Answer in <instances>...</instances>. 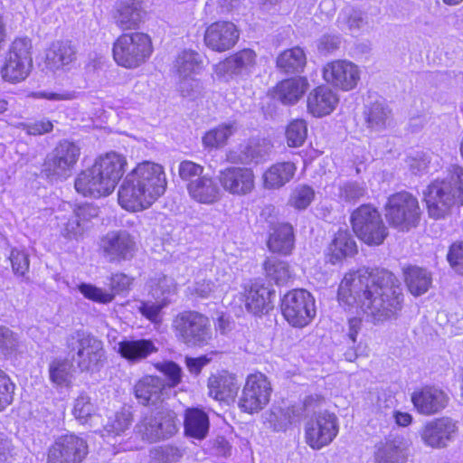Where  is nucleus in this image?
Here are the masks:
<instances>
[{
	"mask_svg": "<svg viewBox=\"0 0 463 463\" xmlns=\"http://www.w3.org/2000/svg\"><path fill=\"white\" fill-rule=\"evenodd\" d=\"M339 303L360 307L373 324L396 320L404 295L398 278L385 269H358L345 274L338 288Z\"/></svg>",
	"mask_w": 463,
	"mask_h": 463,
	"instance_id": "obj_1",
	"label": "nucleus"
},
{
	"mask_svg": "<svg viewBox=\"0 0 463 463\" xmlns=\"http://www.w3.org/2000/svg\"><path fill=\"white\" fill-rule=\"evenodd\" d=\"M166 185L163 166L144 161L123 180L118 189V203L128 211H142L165 194Z\"/></svg>",
	"mask_w": 463,
	"mask_h": 463,
	"instance_id": "obj_2",
	"label": "nucleus"
},
{
	"mask_svg": "<svg viewBox=\"0 0 463 463\" xmlns=\"http://www.w3.org/2000/svg\"><path fill=\"white\" fill-rule=\"evenodd\" d=\"M126 165L127 161L122 156L114 152L108 153L77 175L74 187L84 196H107L114 191L122 177Z\"/></svg>",
	"mask_w": 463,
	"mask_h": 463,
	"instance_id": "obj_3",
	"label": "nucleus"
},
{
	"mask_svg": "<svg viewBox=\"0 0 463 463\" xmlns=\"http://www.w3.org/2000/svg\"><path fill=\"white\" fill-rule=\"evenodd\" d=\"M423 194L430 217L444 218L454 205L463 204V167L451 165L447 176L431 183Z\"/></svg>",
	"mask_w": 463,
	"mask_h": 463,
	"instance_id": "obj_4",
	"label": "nucleus"
},
{
	"mask_svg": "<svg viewBox=\"0 0 463 463\" xmlns=\"http://www.w3.org/2000/svg\"><path fill=\"white\" fill-rule=\"evenodd\" d=\"M66 350L71 362L81 373L99 372L106 362V351L103 342L94 335L75 330L65 337Z\"/></svg>",
	"mask_w": 463,
	"mask_h": 463,
	"instance_id": "obj_5",
	"label": "nucleus"
},
{
	"mask_svg": "<svg viewBox=\"0 0 463 463\" xmlns=\"http://www.w3.org/2000/svg\"><path fill=\"white\" fill-rule=\"evenodd\" d=\"M172 329L176 339L188 347L202 348L213 340L209 317L194 310L178 313L173 318Z\"/></svg>",
	"mask_w": 463,
	"mask_h": 463,
	"instance_id": "obj_6",
	"label": "nucleus"
},
{
	"mask_svg": "<svg viewBox=\"0 0 463 463\" xmlns=\"http://www.w3.org/2000/svg\"><path fill=\"white\" fill-rule=\"evenodd\" d=\"M384 212L389 225L402 232L417 227L421 216L418 199L405 191L389 196Z\"/></svg>",
	"mask_w": 463,
	"mask_h": 463,
	"instance_id": "obj_7",
	"label": "nucleus"
},
{
	"mask_svg": "<svg viewBox=\"0 0 463 463\" xmlns=\"http://www.w3.org/2000/svg\"><path fill=\"white\" fill-rule=\"evenodd\" d=\"M153 52L150 37L143 33L120 35L113 45V58L122 67L135 69L145 63Z\"/></svg>",
	"mask_w": 463,
	"mask_h": 463,
	"instance_id": "obj_8",
	"label": "nucleus"
},
{
	"mask_svg": "<svg viewBox=\"0 0 463 463\" xmlns=\"http://www.w3.org/2000/svg\"><path fill=\"white\" fill-rule=\"evenodd\" d=\"M351 223L356 236L370 246L381 245L388 235L381 213L371 204H363L354 210Z\"/></svg>",
	"mask_w": 463,
	"mask_h": 463,
	"instance_id": "obj_9",
	"label": "nucleus"
},
{
	"mask_svg": "<svg viewBox=\"0 0 463 463\" xmlns=\"http://www.w3.org/2000/svg\"><path fill=\"white\" fill-rule=\"evenodd\" d=\"M32 43L28 38L15 39L6 54L1 70L2 77L9 82L24 80L33 67Z\"/></svg>",
	"mask_w": 463,
	"mask_h": 463,
	"instance_id": "obj_10",
	"label": "nucleus"
},
{
	"mask_svg": "<svg viewBox=\"0 0 463 463\" xmlns=\"http://www.w3.org/2000/svg\"><path fill=\"white\" fill-rule=\"evenodd\" d=\"M281 311L291 326L303 327L316 316L315 299L305 289L291 290L282 298Z\"/></svg>",
	"mask_w": 463,
	"mask_h": 463,
	"instance_id": "obj_11",
	"label": "nucleus"
},
{
	"mask_svg": "<svg viewBox=\"0 0 463 463\" xmlns=\"http://www.w3.org/2000/svg\"><path fill=\"white\" fill-rule=\"evenodd\" d=\"M271 386L261 373L250 374L239 400V407L244 412L254 413L261 411L269 402Z\"/></svg>",
	"mask_w": 463,
	"mask_h": 463,
	"instance_id": "obj_12",
	"label": "nucleus"
},
{
	"mask_svg": "<svg viewBox=\"0 0 463 463\" xmlns=\"http://www.w3.org/2000/svg\"><path fill=\"white\" fill-rule=\"evenodd\" d=\"M136 431L142 439L148 442L170 438L177 431L175 415L170 411L146 414L136 425Z\"/></svg>",
	"mask_w": 463,
	"mask_h": 463,
	"instance_id": "obj_13",
	"label": "nucleus"
},
{
	"mask_svg": "<svg viewBox=\"0 0 463 463\" xmlns=\"http://www.w3.org/2000/svg\"><path fill=\"white\" fill-rule=\"evenodd\" d=\"M99 251L110 263L129 260L137 251V241L128 231H112L100 239Z\"/></svg>",
	"mask_w": 463,
	"mask_h": 463,
	"instance_id": "obj_14",
	"label": "nucleus"
},
{
	"mask_svg": "<svg viewBox=\"0 0 463 463\" xmlns=\"http://www.w3.org/2000/svg\"><path fill=\"white\" fill-rule=\"evenodd\" d=\"M80 155L78 145L69 140L61 141L46 157L44 172L48 176L67 178L71 175Z\"/></svg>",
	"mask_w": 463,
	"mask_h": 463,
	"instance_id": "obj_15",
	"label": "nucleus"
},
{
	"mask_svg": "<svg viewBox=\"0 0 463 463\" xmlns=\"http://www.w3.org/2000/svg\"><path fill=\"white\" fill-rule=\"evenodd\" d=\"M88 452V444L82 438L62 435L49 448L46 463H81Z\"/></svg>",
	"mask_w": 463,
	"mask_h": 463,
	"instance_id": "obj_16",
	"label": "nucleus"
},
{
	"mask_svg": "<svg viewBox=\"0 0 463 463\" xmlns=\"http://www.w3.org/2000/svg\"><path fill=\"white\" fill-rule=\"evenodd\" d=\"M306 442L313 449L330 444L338 433L337 418L326 411L318 413L306 424Z\"/></svg>",
	"mask_w": 463,
	"mask_h": 463,
	"instance_id": "obj_17",
	"label": "nucleus"
},
{
	"mask_svg": "<svg viewBox=\"0 0 463 463\" xmlns=\"http://www.w3.org/2000/svg\"><path fill=\"white\" fill-rule=\"evenodd\" d=\"M323 77L327 83L348 91L357 86L360 80V71L352 61L337 60L325 65Z\"/></svg>",
	"mask_w": 463,
	"mask_h": 463,
	"instance_id": "obj_18",
	"label": "nucleus"
},
{
	"mask_svg": "<svg viewBox=\"0 0 463 463\" xmlns=\"http://www.w3.org/2000/svg\"><path fill=\"white\" fill-rule=\"evenodd\" d=\"M239 38L240 30L233 23L218 21L206 28L203 41L212 51L223 52L233 48Z\"/></svg>",
	"mask_w": 463,
	"mask_h": 463,
	"instance_id": "obj_19",
	"label": "nucleus"
},
{
	"mask_svg": "<svg viewBox=\"0 0 463 463\" xmlns=\"http://www.w3.org/2000/svg\"><path fill=\"white\" fill-rule=\"evenodd\" d=\"M218 180L223 190L232 195L244 196L255 188L254 173L247 167H226L220 171Z\"/></svg>",
	"mask_w": 463,
	"mask_h": 463,
	"instance_id": "obj_20",
	"label": "nucleus"
},
{
	"mask_svg": "<svg viewBox=\"0 0 463 463\" xmlns=\"http://www.w3.org/2000/svg\"><path fill=\"white\" fill-rule=\"evenodd\" d=\"M458 432L457 422L449 417H441L427 422L420 430V439L433 449L446 448Z\"/></svg>",
	"mask_w": 463,
	"mask_h": 463,
	"instance_id": "obj_21",
	"label": "nucleus"
},
{
	"mask_svg": "<svg viewBox=\"0 0 463 463\" xmlns=\"http://www.w3.org/2000/svg\"><path fill=\"white\" fill-rule=\"evenodd\" d=\"M411 402L420 414L430 416L446 408L449 396L441 389L425 386L414 391Z\"/></svg>",
	"mask_w": 463,
	"mask_h": 463,
	"instance_id": "obj_22",
	"label": "nucleus"
},
{
	"mask_svg": "<svg viewBox=\"0 0 463 463\" xmlns=\"http://www.w3.org/2000/svg\"><path fill=\"white\" fill-rule=\"evenodd\" d=\"M256 53L250 49H243L214 65V72L219 79L228 80L233 76L248 72L255 64Z\"/></svg>",
	"mask_w": 463,
	"mask_h": 463,
	"instance_id": "obj_23",
	"label": "nucleus"
},
{
	"mask_svg": "<svg viewBox=\"0 0 463 463\" xmlns=\"http://www.w3.org/2000/svg\"><path fill=\"white\" fill-rule=\"evenodd\" d=\"M208 394L220 402L233 400L240 385L236 377L226 371L212 374L207 382Z\"/></svg>",
	"mask_w": 463,
	"mask_h": 463,
	"instance_id": "obj_24",
	"label": "nucleus"
},
{
	"mask_svg": "<svg viewBox=\"0 0 463 463\" xmlns=\"http://www.w3.org/2000/svg\"><path fill=\"white\" fill-rule=\"evenodd\" d=\"M337 95L326 86L313 90L307 96V110L315 117L330 114L338 103Z\"/></svg>",
	"mask_w": 463,
	"mask_h": 463,
	"instance_id": "obj_25",
	"label": "nucleus"
},
{
	"mask_svg": "<svg viewBox=\"0 0 463 463\" xmlns=\"http://www.w3.org/2000/svg\"><path fill=\"white\" fill-rule=\"evenodd\" d=\"M141 3L137 0H123L118 4L113 15L116 25L123 30H131L138 27L143 18Z\"/></svg>",
	"mask_w": 463,
	"mask_h": 463,
	"instance_id": "obj_26",
	"label": "nucleus"
},
{
	"mask_svg": "<svg viewBox=\"0 0 463 463\" xmlns=\"http://www.w3.org/2000/svg\"><path fill=\"white\" fill-rule=\"evenodd\" d=\"M270 150L269 145L265 142L250 140L246 145L237 150H231L227 154V161L232 164L247 165L258 164L265 158Z\"/></svg>",
	"mask_w": 463,
	"mask_h": 463,
	"instance_id": "obj_27",
	"label": "nucleus"
},
{
	"mask_svg": "<svg viewBox=\"0 0 463 463\" xmlns=\"http://www.w3.org/2000/svg\"><path fill=\"white\" fill-rule=\"evenodd\" d=\"M158 351L150 339L123 340L118 345V353L128 363L137 364Z\"/></svg>",
	"mask_w": 463,
	"mask_h": 463,
	"instance_id": "obj_28",
	"label": "nucleus"
},
{
	"mask_svg": "<svg viewBox=\"0 0 463 463\" xmlns=\"http://www.w3.org/2000/svg\"><path fill=\"white\" fill-rule=\"evenodd\" d=\"M165 387V381L161 378L146 376L135 384L134 392L139 403L145 406L155 405L162 401Z\"/></svg>",
	"mask_w": 463,
	"mask_h": 463,
	"instance_id": "obj_29",
	"label": "nucleus"
},
{
	"mask_svg": "<svg viewBox=\"0 0 463 463\" xmlns=\"http://www.w3.org/2000/svg\"><path fill=\"white\" fill-rule=\"evenodd\" d=\"M190 197L199 203L213 204L221 198V190L216 182L208 175L197 178L196 181L186 184Z\"/></svg>",
	"mask_w": 463,
	"mask_h": 463,
	"instance_id": "obj_30",
	"label": "nucleus"
},
{
	"mask_svg": "<svg viewBox=\"0 0 463 463\" xmlns=\"http://www.w3.org/2000/svg\"><path fill=\"white\" fill-rule=\"evenodd\" d=\"M76 48L70 41H57L46 53V63L51 70H60L76 60Z\"/></svg>",
	"mask_w": 463,
	"mask_h": 463,
	"instance_id": "obj_31",
	"label": "nucleus"
},
{
	"mask_svg": "<svg viewBox=\"0 0 463 463\" xmlns=\"http://www.w3.org/2000/svg\"><path fill=\"white\" fill-rule=\"evenodd\" d=\"M273 292L263 285L252 284L245 293V306L249 312L259 315L271 308L270 298Z\"/></svg>",
	"mask_w": 463,
	"mask_h": 463,
	"instance_id": "obj_32",
	"label": "nucleus"
},
{
	"mask_svg": "<svg viewBox=\"0 0 463 463\" xmlns=\"http://www.w3.org/2000/svg\"><path fill=\"white\" fill-rule=\"evenodd\" d=\"M294 242L293 227L288 223H279L269 235L268 247L273 252L288 255L292 251Z\"/></svg>",
	"mask_w": 463,
	"mask_h": 463,
	"instance_id": "obj_33",
	"label": "nucleus"
},
{
	"mask_svg": "<svg viewBox=\"0 0 463 463\" xmlns=\"http://www.w3.org/2000/svg\"><path fill=\"white\" fill-rule=\"evenodd\" d=\"M307 87L308 82L304 78L288 79L278 84L276 97L285 105H293L302 98Z\"/></svg>",
	"mask_w": 463,
	"mask_h": 463,
	"instance_id": "obj_34",
	"label": "nucleus"
},
{
	"mask_svg": "<svg viewBox=\"0 0 463 463\" xmlns=\"http://www.w3.org/2000/svg\"><path fill=\"white\" fill-rule=\"evenodd\" d=\"M296 166L290 162H282L271 165L263 174V184L266 189H279L294 176Z\"/></svg>",
	"mask_w": 463,
	"mask_h": 463,
	"instance_id": "obj_35",
	"label": "nucleus"
},
{
	"mask_svg": "<svg viewBox=\"0 0 463 463\" xmlns=\"http://www.w3.org/2000/svg\"><path fill=\"white\" fill-rule=\"evenodd\" d=\"M404 281L410 293L419 297L431 287L432 276L426 269L411 266L404 269Z\"/></svg>",
	"mask_w": 463,
	"mask_h": 463,
	"instance_id": "obj_36",
	"label": "nucleus"
},
{
	"mask_svg": "<svg viewBox=\"0 0 463 463\" xmlns=\"http://www.w3.org/2000/svg\"><path fill=\"white\" fill-rule=\"evenodd\" d=\"M368 128L374 131L385 129L391 124L392 110L383 102H373L364 112Z\"/></svg>",
	"mask_w": 463,
	"mask_h": 463,
	"instance_id": "obj_37",
	"label": "nucleus"
},
{
	"mask_svg": "<svg viewBox=\"0 0 463 463\" xmlns=\"http://www.w3.org/2000/svg\"><path fill=\"white\" fill-rule=\"evenodd\" d=\"M209 430V418L199 409L187 410L184 419V431L187 436L203 439Z\"/></svg>",
	"mask_w": 463,
	"mask_h": 463,
	"instance_id": "obj_38",
	"label": "nucleus"
},
{
	"mask_svg": "<svg viewBox=\"0 0 463 463\" xmlns=\"http://www.w3.org/2000/svg\"><path fill=\"white\" fill-rule=\"evenodd\" d=\"M175 69L178 77L195 76L203 69L202 57L195 51L184 50L175 59Z\"/></svg>",
	"mask_w": 463,
	"mask_h": 463,
	"instance_id": "obj_39",
	"label": "nucleus"
},
{
	"mask_svg": "<svg viewBox=\"0 0 463 463\" xmlns=\"http://www.w3.org/2000/svg\"><path fill=\"white\" fill-rule=\"evenodd\" d=\"M262 267L266 277L277 285H285L292 278L289 264L277 257H268Z\"/></svg>",
	"mask_w": 463,
	"mask_h": 463,
	"instance_id": "obj_40",
	"label": "nucleus"
},
{
	"mask_svg": "<svg viewBox=\"0 0 463 463\" xmlns=\"http://www.w3.org/2000/svg\"><path fill=\"white\" fill-rule=\"evenodd\" d=\"M306 62V54L299 47L285 50L277 58V66L288 73L301 71Z\"/></svg>",
	"mask_w": 463,
	"mask_h": 463,
	"instance_id": "obj_41",
	"label": "nucleus"
},
{
	"mask_svg": "<svg viewBox=\"0 0 463 463\" xmlns=\"http://www.w3.org/2000/svg\"><path fill=\"white\" fill-rule=\"evenodd\" d=\"M238 130L235 121L223 123L209 130L203 137V144L208 148H218L226 144L227 139Z\"/></svg>",
	"mask_w": 463,
	"mask_h": 463,
	"instance_id": "obj_42",
	"label": "nucleus"
},
{
	"mask_svg": "<svg viewBox=\"0 0 463 463\" xmlns=\"http://www.w3.org/2000/svg\"><path fill=\"white\" fill-rule=\"evenodd\" d=\"M399 439H387L380 443L375 452V463H402L404 455Z\"/></svg>",
	"mask_w": 463,
	"mask_h": 463,
	"instance_id": "obj_43",
	"label": "nucleus"
},
{
	"mask_svg": "<svg viewBox=\"0 0 463 463\" xmlns=\"http://www.w3.org/2000/svg\"><path fill=\"white\" fill-rule=\"evenodd\" d=\"M332 257L336 260L353 256L357 251L356 243L347 231H338L329 248Z\"/></svg>",
	"mask_w": 463,
	"mask_h": 463,
	"instance_id": "obj_44",
	"label": "nucleus"
},
{
	"mask_svg": "<svg viewBox=\"0 0 463 463\" xmlns=\"http://www.w3.org/2000/svg\"><path fill=\"white\" fill-rule=\"evenodd\" d=\"M19 335L7 326H0V359L8 360L19 352Z\"/></svg>",
	"mask_w": 463,
	"mask_h": 463,
	"instance_id": "obj_45",
	"label": "nucleus"
},
{
	"mask_svg": "<svg viewBox=\"0 0 463 463\" xmlns=\"http://www.w3.org/2000/svg\"><path fill=\"white\" fill-rule=\"evenodd\" d=\"M149 294L155 300L169 301L168 298L175 293L174 279L165 275H158L149 281Z\"/></svg>",
	"mask_w": 463,
	"mask_h": 463,
	"instance_id": "obj_46",
	"label": "nucleus"
},
{
	"mask_svg": "<svg viewBox=\"0 0 463 463\" xmlns=\"http://www.w3.org/2000/svg\"><path fill=\"white\" fill-rule=\"evenodd\" d=\"M72 363L67 359L55 358L49 364V377L57 385H67L71 379Z\"/></svg>",
	"mask_w": 463,
	"mask_h": 463,
	"instance_id": "obj_47",
	"label": "nucleus"
},
{
	"mask_svg": "<svg viewBox=\"0 0 463 463\" xmlns=\"http://www.w3.org/2000/svg\"><path fill=\"white\" fill-rule=\"evenodd\" d=\"M367 194V186L364 183L347 181L338 186V197L341 201L355 203Z\"/></svg>",
	"mask_w": 463,
	"mask_h": 463,
	"instance_id": "obj_48",
	"label": "nucleus"
},
{
	"mask_svg": "<svg viewBox=\"0 0 463 463\" xmlns=\"http://www.w3.org/2000/svg\"><path fill=\"white\" fill-rule=\"evenodd\" d=\"M336 23L342 31L351 32L361 29L365 24L364 14L351 7L342 9Z\"/></svg>",
	"mask_w": 463,
	"mask_h": 463,
	"instance_id": "obj_49",
	"label": "nucleus"
},
{
	"mask_svg": "<svg viewBox=\"0 0 463 463\" xmlns=\"http://www.w3.org/2000/svg\"><path fill=\"white\" fill-rule=\"evenodd\" d=\"M131 424V417L128 411L117 412L110 417L104 425L103 437H116L125 432Z\"/></svg>",
	"mask_w": 463,
	"mask_h": 463,
	"instance_id": "obj_50",
	"label": "nucleus"
},
{
	"mask_svg": "<svg viewBox=\"0 0 463 463\" xmlns=\"http://www.w3.org/2000/svg\"><path fill=\"white\" fill-rule=\"evenodd\" d=\"M307 136V126L304 119L291 121L286 130L287 142L289 146H300Z\"/></svg>",
	"mask_w": 463,
	"mask_h": 463,
	"instance_id": "obj_51",
	"label": "nucleus"
},
{
	"mask_svg": "<svg viewBox=\"0 0 463 463\" xmlns=\"http://www.w3.org/2000/svg\"><path fill=\"white\" fill-rule=\"evenodd\" d=\"M9 260L14 275L29 282V278L26 276L30 266L29 255L23 250L13 249Z\"/></svg>",
	"mask_w": 463,
	"mask_h": 463,
	"instance_id": "obj_52",
	"label": "nucleus"
},
{
	"mask_svg": "<svg viewBox=\"0 0 463 463\" xmlns=\"http://www.w3.org/2000/svg\"><path fill=\"white\" fill-rule=\"evenodd\" d=\"M183 455V450L171 445L159 446L150 451V458L155 463L176 462Z\"/></svg>",
	"mask_w": 463,
	"mask_h": 463,
	"instance_id": "obj_53",
	"label": "nucleus"
},
{
	"mask_svg": "<svg viewBox=\"0 0 463 463\" xmlns=\"http://www.w3.org/2000/svg\"><path fill=\"white\" fill-rule=\"evenodd\" d=\"M314 198V189L308 185L300 184L293 190L289 203L296 209L304 210L312 203Z\"/></svg>",
	"mask_w": 463,
	"mask_h": 463,
	"instance_id": "obj_54",
	"label": "nucleus"
},
{
	"mask_svg": "<svg viewBox=\"0 0 463 463\" xmlns=\"http://www.w3.org/2000/svg\"><path fill=\"white\" fill-rule=\"evenodd\" d=\"M95 406L91 402L90 396L80 393L74 402L72 413L75 418L84 424L94 414Z\"/></svg>",
	"mask_w": 463,
	"mask_h": 463,
	"instance_id": "obj_55",
	"label": "nucleus"
},
{
	"mask_svg": "<svg viewBox=\"0 0 463 463\" xmlns=\"http://www.w3.org/2000/svg\"><path fill=\"white\" fill-rule=\"evenodd\" d=\"M178 90L183 97L194 99L202 95L203 87L194 76L179 77Z\"/></svg>",
	"mask_w": 463,
	"mask_h": 463,
	"instance_id": "obj_56",
	"label": "nucleus"
},
{
	"mask_svg": "<svg viewBox=\"0 0 463 463\" xmlns=\"http://www.w3.org/2000/svg\"><path fill=\"white\" fill-rule=\"evenodd\" d=\"M204 167L190 160H184L179 164L178 175L182 181L189 184L203 176Z\"/></svg>",
	"mask_w": 463,
	"mask_h": 463,
	"instance_id": "obj_57",
	"label": "nucleus"
},
{
	"mask_svg": "<svg viewBox=\"0 0 463 463\" xmlns=\"http://www.w3.org/2000/svg\"><path fill=\"white\" fill-rule=\"evenodd\" d=\"M168 304L169 301L164 300H156L155 302L140 301L137 309L142 314L143 317H145L152 323H158L161 320L160 314L162 309L165 307Z\"/></svg>",
	"mask_w": 463,
	"mask_h": 463,
	"instance_id": "obj_58",
	"label": "nucleus"
},
{
	"mask_svg": "<svg viewBox=\"0 0 463 463\" xmlns=\"http://www.w3.org/2000/svg\"><path fill=\"white\" fill-rule=\"evenodd\" d=\"M79 289L86 298L101 304L109 303L114 299V294L91 284L83 283L80 285Z\"/></svg>",
	"mask_w": 463,
	"mask_h": 463,
	"instance_id": "obj_59",
	"label": "nucleus"
},
{
	"mask_svg": "<svg viewBox=\"0 0 463 463\" xmlns=\"http://www.w3.org/2000/svg\"><path fill=\"white\" fill-rule=\"evenodd\" d=\"M14 384L9 376L0 369V411L11 404L14 399Z\"/></svg>",
	"mask_w": 463,
	"mask_h": 463,
	"instance_id": "obj_60",
	"label": "nucleus"
},
{
	"mask_svg": "<svg viewBox=\"0 0 463 463\" xmlns=\"http://www.w3.org/2000/svg\"><path fill=\"white\" fill-rule=\"evenodd\" d=\"M447 257L455 271L463 274V242L452 244Z\"/></svg>",
	"mask_w": 463,
	"mask_h": 463,
	"instance_id": "obj_61",
	"label": "nucleus"
},
{
	"mask_svg": "<svg viewBox=\"0 0 463 463\" xmlns=\"http://www.w3.org/2000/svg\"><path fill=\"white\" fill-rule=\"evenodd\" d=\"M341 45V39L338 35L324 34L317 41V50L322 54L332 53Z\"/></svg>",
	"mask_w": 463,
	"mask_h": 463,
	"instance_id": "obj_62",
	"label": "nucleus"
},
{
	"mask_svg": "<svg viewBox=\"0 0 463 463\" xmlns=\"http://www.w3.org/2000/svg\"><path fill=\"white\" fill-rule=\"evenodd\" d=\"M63 228L61 229V233L63 236L69 239H76L78 236L81 235L83 232V227L81 225V222L80 218L72 212L71 217L68 218L67 222L63 224Z\"/></svg>",
	"mask_w": 463,
	"mask_h": 463,
	"instance_id": "obj_63",
	"label": "nucleus"
},
{
	"mask_svg": "<svg viewBox=\"0 0 463 463\" xmlns=\"http://www.w3.org/2000/svg\"><path fill=\"white\" fill-rule=\"evenodd\" d=\"M157 368L168 377V385L176 386L181 382V368L175 363H163L158 364Z\"/></svg>",
	"mask_w": 463,
	"mask_h": 463,
	"instance_id": "obj_64",
	"label": "nucleus"
}]
</instances>
